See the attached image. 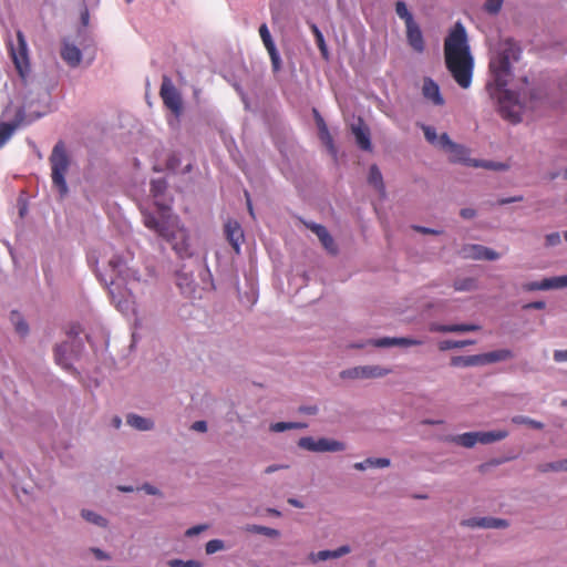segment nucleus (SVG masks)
Masks as SVG:
<instances>
[{"label": "nucleus", "mask_w": 567, "mask_h": 567, "mask_svg": "<svg viewBox=\"0 0 567 567\" xmlns=\"http://www.w3.org/2000/svg\"><path fill=\"white\" fill-rule=\"evenodd\" d=\"M370 464H372L371 457L364 460L363 462L354 463L353 467L358 471H364L370 467Z\"/></svg>", "instance_id": "nucleus-55"}, {"label": "nucleus", "mask_w": 567, "mask_h": 567, "mask_svg": "<svg viewBox=\"0 0 567 567\" xmlns=\"http://www.w3.org/2000/svg\"><path fill=\"white\" fill-rule=\"evenodd\" d=\"M313 114H315V120H316V124L318 126L319 133L321 131H323L324 128H328L324 120L322 118V116L319 114V112L317 110H313Z\"/></svg>", "instance_id": "nucleus-52"}, {"label": "nucleus", "mask_w": 567, "mask_h": 567, "mask_svg": "<svg viewBox=\"0 0 567 567\" xmlns=\"http://www.w3.org/2000/svg\"><path fill=\"white\" fill-rule=\"evenodd\" d=\"M302 427H306V424H302V423H296V422H277V423H272L270 425V430L272 432H284L286 430H291V429H302Z\"/></svg>", "instance_id": "nucleus-31"}, {"label": "nucleus", "mask_w": 567, "mask_h": 567, "mask_svg": "<svg viewBox=\"0 0 567 567\" xmlns=\"http://www.w3.org/2000/svg\"><path fill=\"white\" fill-rule=\"evenodd\" d=\"M508 524L505 519L483 517L482 528H505Z\"/></svg>", "instance_id": "nucleus-33"}, {"label": "nucleus", "mask_w": 567, "mask_h": 567, "mask_svg": "<svg viewBox=\"0 0 567 567\" xmlns=\"http://www.w3.org/2000/svg\"><path fill=\"white\" fill-rule=\"evenodd\" d=\"M247 530L257 533V534H261L265 536H269V537L279 536V532L277 529L266 527V526H260V525H251L247 528Z\"/></svg>", "instance_id": "nucleus-35"}, {"label": "nucleus", "mask_w": 567, "mask_h": 567, "mask_svg": "<svg viewBox=\"0 0 567 567\" xmlns=\"http://www.w3.org/2000/svg\"><path fill=\"white\" fill-rule=\"evenodd\" d=\"M522 200H523V196H514V197H508V198L499 199L498 204L499 205H506V204H509V203L522 202Z\"/></svg>", "instance_id": "nucleus-60"}, {"label": "nucleus", "mask_w": 567, "mask_h": 567, "mask_svg": "<svg viewBox=\"0 0 567 567\" xmlns=\"http://www.w3.org/2000/svg\"><path fill=\"white\" fill-rule=\"evenodd\" d=\"M267 52L270 56L271 66H272L274 72H278L281 69V60H280V55H279L277 49L275 48Z\"/></svg>", "instance_id": "nucleus-43"}, {"label": "nucleus", "mask_w": 567, "mask_h": 567, "mask_svg": "<svg viewBox=\"0 0 567 567\" xmlns=\"http://www.w3.org/2000/svg\"><path fill=\"white\" fill-rule=\"evenodd\" d=\"M455 348H456V343H455V341H452V340H444L439 343V349L441 351H446V350L455 349Z\"/></svg>", "instance_id": "nucleus-54"}, {"label": "nucleus", "mask_w": 567, "mask_h": 567, "mask_svg": "<svg viewBox=\"0 0 567 567\" xmlns=\"http://www.w3.org/2000/svg\"><path fill=\"white\" fill-rule=\"evenodd\" d=\"M513 355H514L513 352L508 349H499V350H494L491 352L482 353L481 354L482 365L494 363V362H499V361H505V360L512 359Z\"/></svg>", "instance_id": "nucleus-22"}, {"label": "nucleus", "mask_w": 567, "mask_h": 567, "mask_svg": "<svg viewBox=\"0 0 567 567\" xmlns=\"http://www.w3.org/2000/svg\"><path fill=\"white\" fill-rule=\"evenodd\" d=\"M259 35H260L262 43H264L265 48L267 49V51L276 48L275 42L271 38V34H270L269 29L266 23H262L259 27Z\"/></svg>", "instance_id": "nucleus-30"}, {"label": "nucleus", "mask_w": 567, "mask_h": 567, "mask_svg": "<svg viewBox=\"0 0 567 567\" xmlns=\"http://www.w3.org/2000/svg\"><path fill=\"white\" fill-rule=\"evenodd\" d=\"M10 55L16 70L23 83H27L31 74L28 44L22 31L17 32V44L10 45Z\"/></svg>", "instance_id": "nucleus-5"}, {"label": "nucleus", "mask_w": 567, "mask_h": 567, "mask_svg": "<svg viewBox=\"0 0 567 567\" xmlns=\"http://www.w3.org/2000/svg\"><path fill=\"white\" fill-rule=\"evenodd\" d=\"M396 14L404 20L405 24L412 23L414 21L412 14L406 8V4L403 1H398L395 4Z\"/></svg>", "instance_id": "nucleus-32"}, {"label": "nucleus", "mask_w": 567, "mask_h": 567, "mask_svg": "<svg viewBox=\"0 0 567 567\" xmlns=\"http://www.w3.org/2000/svg\"><path fill=\"white\" fill-rule=\"evenodd\" d=\"M406 27V37L409 44L416 51L423 52L424 50V41L422 32L419 25L413 21L412 23L405 24Z\"/></svg>", "instance_id": "nucleus-18"}, {"label": "nucleus", "mask_w": 567, "mask_h": 567, "mask_svg": "<svg viewBox=\"0 0 567 567\" xmlns=\"http://www.w3.org/2000/svg\"><path fill=\"white\" fill-rule=\"evenodd\" d=\"M553 470H564L567 471V458L557 463L556 465H551Z\"/></svg>", "instance_id": "nucleus-64"}, {"label": "nucleus", "mask_w": 567, "mask_h": 567, "mask_svg": "<svg viewBox=\"0 0 567 567\" xmlns=\"http://www.w3.org/2000/svg\"><path fill=\"white\" fill-rule=\"evenodd\" d=\"M560 243L559 233H551L546 236V245L547 246H556Z\"/></svg>", "instance_id": "nucleus-50"}, {"label": "nucleus", "mask_w": 567, "mask_h": 567, "mask_svg": "<svg viewBox=\"0 0 567 567\" xmlns=\"http://www.w3.org/2000/svg\"><path fill=\"white\" fill-rule=\"evenodd\" d=\"M520 54L519 45L514 40L506 39L498 43L489 61V71L498 91L497 94H491L497 97L502 116L512 123L520 122L522 111L526 105L525 90L516 93L505 89L512 76V64L519 60Z\"/></svg>", "instance_id": "nucleus-1"}, {"label": "nucleus", "mask_w": 567, "mask_h": 567, "mask_svg": "<svg viewBox=\"0 0 567 567\" xmlns=\"http://www.w3.org/2000/svg\"><path fill=\"white\" fill-rule=\"evenodd\" d=\"M439 147L444 150L450 157L451 162H461L472 166L474 161L467 157L468 151L462 145H458L451 141L446 133L440 135Z\"/></svg>", "instance_id": "nucleus-10"}, {"label": "nucleus", "mask_w": 567, "mask_h": 567, "mask_svg": "<svg viewBox=\"0 0 567 567\" xmlns=\"http://www.w3.org/2000/svg\"><path fill=\"white\" fill-rule=\"evenodd\" d=\"M422 130L426 141L439 147L440 136L436 134L435 128L429 125H422Z\"/></svg>", "instance_id": "nucleus-38"}, {"label": "nucleus", "mask_w": 567, "mask_h": 567, "mask_svg": "<svg viewBox=\"0 0 567 567\" xmlns=\"http://www.w3.org/2000/svg\"><path fill=\"white\" fill-rule=\"evenodd\" d=\"M310 29L315 35V39H316V43L320 50V53L322 55V58L324 60H328L329 59V52H328V48H327V44L324 42V38H323V34L322 32L319 30V28L316 25V24H311L310 25Z\"/></svg>", "instance_id": "nucleus-27"}, {"label": "nucleus", "mask_w": 567, "mask_h": 567, "mask_svg": "<svg viewBox=\"0 0 567 567\" xmlns=\"http://www.w3.org/2000/svg\"><path fill=\"white\" fill-rule=\"evenodd\" d=\"M159 96L164 105L175 115L179 116L183 112V101L179 91L175 87L171 78L163 75L159 89Z\"/></svg>", "instance_id": "nucleus-7"}, {"label": "nucleus", "mask_w": 567, "mask_h": 567, "mask_svg": "<svg viewBox=\"0 0 567 567\" xmlns=\"http://www.w3.org/2000/svg\"><path fill=\"white\" fill-rule=\"evenodd\" d=\"M68 351V344L63 343V344H58L55 348H54V357H55V362L61 365L63 369H70V363L66 361L65 359V353Z\"/></svg>", "instance_id": "nucleus-28"}, {"label": "nucleus", "mask_w": 567, "mask_h": 567, "mask_svg": "<svg viewBox=\"0 0 567 567\" xmlns=\"http://www.w3.org/2000/svg\"><path fill=\"white\" fill-rule=\"evenodd\" d=\"M351 551L350 546L343 545L334 550H320L317 553H310L308 559L312 564H317L318 561L327 560V559H336L340 558Z\"/></svg>", "instance_id": "nucleus-15"}, {"label": "nucleus", "mask_w": 567, "mask_h": 567, "mask_svg": "<svg viewBox=\"0 0 567 567\" xmlns=\"http://www.w3.org/2000/svg\"><path fill=\"white\" fill-rule=\"evenodd\" d=\"M369 183L381 194H384V184L380 169L372 165L369 171Z\"/></svg>", "instance_id": "nucleus-25"}, {"label": "nucleus", "mask_w": 567, "mask_h": 567, "mask_svg": "<svg viewBox=\"0 0 567 567\" xmlns=\"http://www.w3.org/2000/svg\"><path fill=\"white\" fill-rule=\"evenodd\" d=\"M161 217L156 218L152 213L143 212V221L145 227L158 234L163 239L171 244L176 255L184 259L193 256L187 229L181 224L177 216H169L167 213L171 207L162 206Z\"/></svg>", "instance_id": "nucleus-3"}, {"label": "nucleus", "mask_w": 567, "mask_h": 567, "mask_svg": "<svg viewBox=\"0 0 567 567\" xmlns=\"http://www.w3.org/2000/svg\"><path fill=\"white\" fill-rule=\"evenodd\" d=\"M508 436L505 430L488 431V432H466L455 435L451 439L457 445L471 449L475 444H489L493 442L502 441Z\"/></svg>", "instance_id": "nucleus-6"}, {"label": "nucleus", "mask_w": 567, "mask_h": 567, "mask_svg": "<svg viewBox=\"0 0 567 567\" xmlns=\"http://www.w3.org/2000/svg\"><path fill=\"white\" fill-rule=\"evenodd\" d=\"M554 360L556 362L567 361V349L566 350H555L554 351Z\"/></svg>", "instance_id": "nucleus-53"}, {"label": "nucleus", "mask_w": 567, "mask_h": 567, "mask_svg": "<svg viewBox=\"0 0 567 567\" xmlns=\"http://www.w3.org/2000/svg\"><path fill=\"white\" fill-rule=\"evenodd\" d=\"M476 288V282L473 278H465L454 282V289L457 291H470Z\"/></svg>", "instance_id": "nucleus-37"}, {"label": "nucleus", "mask_w": 567, "mask_h": 567, "mask_svg": "<svg viewBox=\"0 0 567 567\" xmlns=\"http://www.w3.org/2000/svg\"><path fill=\"white\" fill-rule=\"evenodd\" d=\"M512 421L516 424H526L536 430H542L544 427L543 423L523 415H516L512 419Z\"/></svg>", "instance_id": "nucleus-34"}, {"label": "nucleus", "mask_w": 567, "mask_h": 567, "mask_svg": "<svg viewBox=\"0 0 567 567\" xmlns=\"http://www.w3.org/2000/svg\"><path fill=\"white\" fill-rule=\"evenodd\" d=\"M485 247L484 246H481V245H472L470 246L468 248H465L464 249V254L465 256L467 257H473L474 258V255H482V250H484Z\"/></svg>", "instance_id": "nucleus-47"}, {"label": "nucleus", "mask_w": 567, "mask_h": 567, "mask_svg": "<svg viewBox=\"0 0 567 567\" xmlns=\"http://www.w3.org/2000/svg\"><path fill=\"white\" fill-rule=\"evenodd\" d=\"M50 164L52 169V183L58 188L61 197L68 194V185L65 174L70 166V158L66 153L65 144L59 141L50 155Z\"/></svg>", "instance_id": "nucleus-4"}, {"label": "nucleus", "mask_w": 567, "mask_h": 567, "mask_svg": "<svg viewBox=\"0 0 567 567\" xmlns=\"http://www.w3.org/2000/svg\"><path fill=\"white\" fill-rule=\"evenodd\" d=\"M166 187H167V184L165 182V179L163 178H159V179H153L151 182V193L153 195V197L155 198V205L158 209V212L161 213V208L159 206L157 205V203L162 206H165V207H169L168 205L166 204H163L162 202H159V196L162 194H164V192L166 190Z\"/></svg>", "instance_id": "nucleus-24"}, {"label": "nucleus", "mask_w": 567, "mask_h": 567, "mask_svg": "<svg viewBox=\"0 0 567 567\" xmlns=\"http://www.w3.org/2000/svg\"><path fill=\"white\" fill-rule=\"evenodd\" d=\"M225 235L236 252H239L240 244L244 240V231L237 220L229 219L225 224Z\"/></svg>", "instance_id": "nucleus-12"}, {"label": "nucleus", "mask_w": 567, "mask_h": 567, "mask_svg": "<svg viewBox=\"0 0 567 567\" xmlns=\"http://www.w3.org/2000/svg\"><path fill=\"white\" fill-rule=\"evenodd\" d=\"M482 524H483V517L482 518L474 517V518H470V519L462 522V525H465V526H468L472 528H475V527L482 528Z\"/></svg>", "instance_id": "nucleus-51"}, {"label": "nucleus", "mask_w": 567, "mask_h": 567, "mask_svg": "<svg viewBox=\"0 0 567 567\" xmlns=\"http://www.w3.org/2000/svg\"><path fill=\"white\" fill-rule=\"evenodd\" d=\"M16 329L19 333L25 334L28 332V324L23 321H19L16 323Z\"/></svg>", "instance_id": "nucleus-61"}, {"label": "nucleus", "mask_w": 567, "mask_h": 567, "mask_svg": "<svg viewBox=\"0 0 567 567\" xmlns=\"http://www.w3.org/2000/svg\"><path fill=\"white\" fill-rule=\"evenodd\" d=\"M192 429L194 431L198 432H206L207 431V424L205 421H196L193 423Z\"/></svg>", "instance_id": "nucleus-57"}, {"label": "nucleus", "mask_w": 567, "mask_h": 567, "mask_svg": "<svg viewBox=\"0 0 567 567\" xmlns=\"http://www.w3.org/2000/svg\"><path fill=\"white\" fill-rule=\"evenodd\" d=\"M352 133L355 136L357 144L363 151H371V140L369 130L363 126L362 121H359L358 125L352 126Z\"/></svg>", "instance_id": "nucleus-21"}, {"label": "nucleus", "mask_w": 567, "mask_h": 567, "mask_svg": "<svg viewBox=\"0 0 567 567\" xmlns=\"http://www.w3.org/2000/svg\"><path fill=\"white\" fill-rule=\"evenodd\" d=\"M169 567H202V564L197 560H183V559H172L168 561Z\"/></svg>", "instance_id": "nucleus-40"}, {"label": "nucleus", "mask_w": 567, "mask_h": 567, "mask_svg": "<svg viewBox=\"0 0 567 567\" xmlns=\"http://www.w3.org/2000/svg\"><path fill=\"white\" fill-rule=\"evenodd\" d=\"M472 166H474V167H485V168H491V169H495V171L505 169L507 167L505 164H502V163L480 162V161H475V159L472 163Z\"/></svg>", "instance_id": "nucleus-41"}, {"label": "nucleus", "mask_w": 567, "mask_h": 567, "mask_svg": "<svg viewBox=\"0 0 567 567\" xmlns=\"http://www.w3.org/2000/svg\"><path fill=\"white\" fill-rule=\"evenodd\" d=\"M451 365H453V367L482 365L481 354L453 357L451 359Z\"/></svg>", "instance_id": "nucleus-23"}, {"label": "nucleus", "mask_w": 567, "mask_h": 567, "mask_svg": "<svg viewBox=\"0 0 567 567\" xmlns=\"http://www.w3.org/2000/svg\"><path fill=\"white\" fill-rule=\"evenodd\" d=\"M504 0H486L484 10L489 14H496L501 11Z\"/></svg>", "instance_id": "nucleus-39"}, {"label": "nucleus", "mask_w": 567, "mask_h": 567, "mask_svg": "<svg viewBox=\"0 0 567 567\" xmlns=\"http://www.w3.org/2000/svg\"><path fill=\"white\" fill-rule=\"evenodd\" d=\"M143 489H144L147 494H150V495H157V494H159L158 489H157L156 487H154V486L150 485V484H145V485L143 486Z\"/></svg>", "instance_id": "nucleus-63"}, {"label": "nucleus", "mask_w": 567, "mask_h": 567, "mask_svg": "<svg viewBox=\"0 0 567 567\" xmlns=\"http://www.w3.org/2000/svg\"><path fill=\"white\" fill-rule=\"evenodd\" d=\"M372 464H370V467H388L390 465V460L385 457H379V458H372Z\"/></svg>", "instance_id": "nucleus-49"}, {"label": "nucleus", "mask_w": 567, "mask_h": 567, "mask_svg": "<svg viewBox=\"0 0 567 567\" xmlns=\"http://www.w3.org/2000/svg\"><path fill=\"white\" fill-rule=\"evenodd\" d=\"M319 138L327 146L329 152L331 154L336 155L337 151H336V147H334L333 137L331 136V134H330L328 128H324L323 131H321L319 133Z\"/></svg>", "instance_id": "nucleus-36"}, {"label": "nucleus", "mask_w": 567, "mask_h": 567, "mask_svg": "<svg viewBox=\"0 0 567 567\" xmlns=\"http://www.w3.org/2000/svg\"><path fill=\"white\" fill-rule=\"evenodd\" d=\"M60 54L62 60L71 68L79 66L82 61L81 50L68 40L62 41Z\"/></svg>", "instance_id": "nucleus-14"}, {"label": "nucleus", "mask_w": 567, "mask_h": 567, "mask_svg": "<svg viewBox=\"0 0 567 567\" xmlns=\"http://www.w3.org/2000/svg\"><path fill=\"white\" fill-rule=\"evenodd\" d=\"M481 327L473 323H461V324H439L432 323L430 331L432 332H470L477 331Z\"/></svg>", "instance_id": "nucleus-20"}, {"label": "nucleus", "mask_w": 567, "mask_h": 567, "mask_svg": "<svg viewBox=\"0 0 567 567\" xmlns=\"http://www.w3.org/2000/svg\"><path fill=\"white\" fill-rule=\"evenodd\" d=\"M370 343L377 348H386L395 346L394 338L390 337L371 340Z\"/></svg>", "instance_id": "nucleus-45"}, {"label": "nucleus", "mask_w": 567, "mask_h": 567, "mask_svg": "<svg viewBox=\"0 0 567 567\" xmlns=\"http://www.w3.org/2000/svg\"><path fill=\"white\" fill-rule=\"evenodd\" d=\"M545 306L546 305H545L544 301H533V302L526 303L523 308L524 309H537V310H540V309H544Z\"/></svg>", "instance_id": "nucleus-56"}, {"label": "nucleus", "mask_w": 567, "mask_h": 567, "mask_svg": "<svg viewBox=\"0 0 567 567\" xmlns=\"http://www.w3.org/2000/svg\"><path fill=\"white\" fill-rule=\"evenodd\" d=\"M308 227L318 236L322 246L329 252H331V254L337 252V247H336L334 240L324 226L319 225V224H310V225H308Z\"/></svg>", "instance_id": "nucleus-19"}, {"label": "nucleus", "mask_w": 567, "mask_h": 567, "mask_svg": "<svg viewBox=\"0 0 567 567\" xmlns=\"http://www.w3.org/2000/svg\"><path fill=\"white\" fill-rule=\"evenodd\" d=\"M127 423L141 431H147L151 430L153 426V422L148 419L142 417L136 414H130L127 415Z\"/></svg>", "instance_id": "nucleus-26"}, {"label": "nucleus", "mask_w": 567, "mask_h": 567, "mask_svg": "<svg viewBox=\"0 0 567 567\" xmlns=\"http://www.w3.org/2000/svg\"><path fill=\"white\" fill-rule=\"evenodd\" d=\"M109 266L118 278H123L124 280H140L138 271L127 267L125 260L121 257H113L109 261Z\"/></svg>", "instance_id": "nucleus-11"}, {"label": "nucleus", "mask_w": 567, "mask_h": 567, "mask_svg": "<svg viewBox=\"0 0 567 567\" xmlns=\"http://www.w3.org/2000/svg\"><path fill=\"white\" fill-rule=\"evenodd\" d=\"M23 118L24 111L20 109L13 123H0V148L11 138L14 131L22 124Z\"/></svg>", "instance_id": "nucleus-16"}, {"label": "nucleus", "mask_w": 567, "mask_h": 567, "mask_svg": "<svg viewBox=\"0 0 567 567\" xmlns=\"http://www.w3.org/2000/svg\"><path fill=\"white\" fill-rule=\"evenodd\" d=\"M287 467H288L287 465H276V464H274V465H269L268 467H266L265 473L266 474H270V473H274V472H276L278 470L287 468Z\"/></svg>", "instance_id": "nucleus-62"}, {"label": "nucleus", "mask_w": 567, "mask_h": 567, "mask_svg": "<svg viewBox=\"0 0 567 567\" xmlns=\"http://www.w3.org/2000/svg\"><path fill=\"white\" fill-rule=\"evenodd\" d=\"M395 346L401 347H411V346H421L423 343L422 340L412 339V338H394Z\"/></svg>", "instance_id": "nucleus-44"}, {"label": "nucleus", "mask_w": 567, "mask_h": 567, "mask_svg": "<svg viewBox=\"0 0 567 567\" xmlns=\"http://www.w3.org/2000/svg\"><path fill=\"white\" fill-rule=\"evenodd\" d=\"M499 258V254L485 247L484 250H482V255H474V259H485V260H496Z\"/></svg>", "instance_id": "nucleus-46"}, {"label": "nucleus", "mask_w": 567, "mask_h": 567, "mask_svg": "<svg viewBox=\"0 0 567 567\" xmlns=\"http://www.w3.org/2000/svg\"><path fill=\"white\" fill-rule=\"evenodd\" d=\"M92 553L99 560H105L110 558V556L100 548H92Z\"/></svg>", "instance_id": "nucleus-59"}, {"label": "nucleus", "mask_w": 567, "mask_h": 567, "mask_svg": "<svg viewBox=\"0 0 567 567\" xmlns=\"http://www.w3.org/2000/svg\"><path fill=\"white\" fill-rule=\"evenodd\" d=\"M207 528H208V525H206V524L196 525V526L188 528L186 530L185 535L187 537H193V536H196V535L200 534L202 532L206 530Z\"/></svg>", "instance_id": "nucleus-48"}, {"label": "nucleus", "mask_w": 567, "mask_h": 567, "mask_svg": "<svg viewBox=\"0 0 567 567\" xmlns=\"http://www.w3.org/2000/svg\"><path fill=\"white\" fill-rule=\"evenodd\" d=\"M475 210L472 209V208H463L461 209L460 212V215L464 218V219H471L475 216Z\"/></svg>", "instance_id": "nucleus-58"}, {"label": "nucleus", "mask_w": 567, "mask_h": 567, "mask_svg": "<svg viewBox=\"0 0 567 567\" xmlns=\"http://www.w3.org/2000/svg\"><path fill=\"white\" fill-rule=\"evenodd\" d=\"M81 515L86 522L92 523L94 525H97L101 527H105L107 525V520L104 517H102L101 515H99L92 511L83 509L81 512Z\"/></svg>", "instance_id": "nucleus-29"}, {"label": "nucleus", "mask_w": 567, "mask_h": 567, "mask_svg": "<svg viewBox=\"0 0 567 567\" xmlns=\"http://www.w3.org/2000/svg\"><path fill=\"white\" fill-rule=\"evenodd\" d=\"M445 65L454 81L468 89L472 83L474 59L471 54L465 28L457 22L444 41Z\"/></svg>", "instance_id": "nucleus-2"}, {"label": "nucleus", "mask_w": 567, "mask_h": 567, "mask_svg": "<svg viewBox=\"0 0 567 567\" xmlns=\"http://www.w3.org/2000/svg\"><path fill=\"white\" fill-rule=\"evenodd\" d=\"M423 96L434 105L442 106L444 99L441 95L439 85L430 78H425L422 86Z\"/></svg>", "instance_id": "nucleus-17"}, {"label": "nucleus", "mask_w": 567, "mask_h": 567, "mask_svg": "<svg viewBox=\"0 0 567 567\" xmlns=\"http://www.w3.org/2000/svg\"><path fill=\"white\" fill-rule=\"evenodd\" d=\"M298 446L311 452H341L346 450L344 443L331 439L321 437L315 440L311 436L301 437Z\"/></svg>", "instance_id": "nucleus-8"}, {"label": "nucleus", "mask_w": 567, "mask_h": 567, "mask_svg": "<svg viewBox=\"0 0 567 567\" xmlns=\"http://www.w3.org/2000/svg\"><path fill=\"white\" fill-rule=\"evenodd\" d=\"M224 548V542L220 539H212L207 542L205 546V550L207 554L212 555L217 553L218 550H221Z\"/></svg>", "instance_id": "nucleus-42"}, {"label": "nucleus", "mask_w": 567, "mask_h": 567, "mask_svg": "<svg viewBox=\"0 0 567 567\" xmlns=\"http://www.w3.org/2000/svg\"><path fill=\"white\" fill-rule=\"evenodd\" d=\"M565 287H567V275L560 277L545 278L542 281L529 282L524 286V289L528 291H534Z\"/></svg>", "instance_id": "nucleus-13"}, {"label": "nucleus", "mask_w": 567, "mask_h": 567, "mask_svg": "<svg viewBox=\"0 0 567 567\" xmlns=\"http://www.w3.org/2000/svg\"><path fill=\"white\" fill-rule=\"evenodd\" d=\"M391 369L381 367V365H359L353 367L347 370H343L340 373L342 379H375L382 378L390 374Z\"/></svg>", "instance_id": "nucleus-9"}]
</instances>
